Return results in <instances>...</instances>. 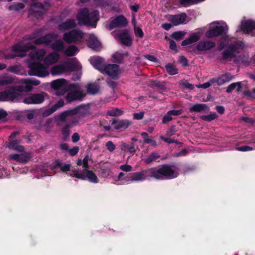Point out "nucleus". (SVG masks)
Instances as JSON below:
<instances>
[{
  "label": "nucleus",
  "mask_w": 255,
  "mask_h": 255,
  "mask_svg": "<svg viewBox=\"0 0 255 255\" xmlns=\"http://www.w3.org/2000/svg\"><path fill=\"white\" fill-rule=\"evenodd\" d=\"M178 173L167 164H162L157 167L141 170L129 174V180L132 181H142L146 179H153L158 181L172 179L176 178Z\"/></svg>",
  "instance_id": "obj_1"
},
{
  "label": "nucleus",
  "mask_w": 255,
  "mask_h": 255,
  "mask_svg": "<svg viewBox=\"0 0 255 255\" xmlns=\"http://www.w3.org/2000/svg\"><path fill=\"white\" fill-rule=\"evenodd\" d=\"M99 12L98 10H94L90 12L88 8H81L77 15V19L79 24L95 28L97 22L99 20Z\"/></svg>",
  "instance_id": "obj_2"
},
{
  "label": "nucleus",
  "mask_w": 255,
  "mask_h": 255,
  "mask_svg": "<svg viewBox=\"0 0 255 255\" xmlns=\"http://www.w3.org/2000/svg\"><path fill=\"white\" fill-rule=\"evenodd\" d=\"M243 47V43L241 42L238 41L231 43L222 52L221 55L218 57L217 59L223 63L231 62L239 53V50Z\"/></svg>",
  "instance_id": "obj_3"
},
{
  "label": "nucleus",
  "mask_w": 255,
  "mask_h": 255,
  "mask_svg": "<svg viewBox=\"0 0 255 255\" xmlns=\"http://www.w3.org/2000/svg\"><path fill=\"white\" fill-rule=\"evenodd\" d=\"M28 74L30 76L45 77L49 75L47 67L40 62L31 61L28 64Z\"/></svg>",
  "instance_id": "obj_4"
},
{
  "label": "nucleus",
  "mask_w": 255,
  "mask_h": 255,
  "mask_svg": "<svg viewBox=\"0 0 255 255\" xmlns=\"http://www.w3.org/2000/svg\"><path fill=\"white\" fill-rule=\"evenodd\" d=\"M72 173H68V175L73 177H76L82 180H88L92 183H97L99 182V179L95 173L92 170L88 169H84L81 172H79L78 169H74L72 171Z\"/></svg>",
  "instance_id": "obj_5"
},
{
  "label": "nucleus",
  "mask_w": 255,
  "mask_h": 255,
  "mask_svg": "<svg viewBox=\"0 0 255 255\" xmlns=\"http://www.w3.org/2000/svg\"><path fill=\"white\" fill-rule=\"evenodd\" d=\"M84 37V32L79 28H76L64 33L63 39L68 44H78L82 41Z\"/></svg>",
  "instance_id": "obj_6"
},
{
  "label": "nucleus",
  "mask_w": 255,
  "mask_h": 255,
  "mask_svg": "<svg viewBox=\"0 0 255 255\" xmlns=\"http://www.w3.org/2000/svg\"><path fill=\"white\" fill-rule=\"evenodd\" d=\"M35 46L29 42L25 44L20 43H17L12 47V51L17 54L20 53L22 54L18 55L9 54L6 56V59H13L17 56L23 57L24 56V54L23 53H26L30 50L35 49Z\"/></svg>",
  "instance_id": "obj_7"
},
{
  "label": "nucleus",
  "mask_w": 255,
  "mask_h": 255,
  "mask_svg": "<svg viewBox=\"0 0 255 255\" xmlns=\"http://www.w3.org/2000/svg\"><path fill=\"white\" fill-rule=\"evenodd\" d=\"M22 87L18 86H11L6 89L8 101L14 102H22L23 94H22Z\"/></svg>",
  "instance_id": "obj_8"
},
{
  "label": "nucleus",
  "mask_w": 255,
  "mask_h": 255,
  "mask_svg": "<svg viewBox=\"0 0 255 255\" xmlns=\"http://www.w3.org/2000/svg\"><path fill=\"white\" fill-rule=\"evenodd\" d=\"M228 26L225 25H211L205 33V36L212 38L220 35H226L228 33Z\"/></svg>",
  "instance_id": "obj_9"
},
{
  "label": "nucleus",
  "mask_w": 255,
  "mask_h": 255,
  "mask_svg": "<svg viewBox=\"0 0 255 255\" xmlns=\"http://www.w3.org/2000/svg\"><path fill=\"white\" fill-rule=\"evenodd\" d=\"M46 94L41 93L32 94L30 96L23 98L22 102L25 104H40L44 101V96Z\"/></svg>",
  "instance_id": "obj_10"
},
{
  "label": "nucleus",
  "mask_w": 255,
  "mask_h": 255,
  "mask_svg": "<svg viewBox=\"0 0 255 255\" xmlns=\"http://www.w3.org/2000/svg\"><path fill=\"white\" fill-rule=\"evenodd\" d=\"M240 29L246 34L255 36V21L249 19L242 21L240 25Z\"/></svg>",
  "instance_id": "obj_11"
},
{
  "label": "nucleus",
  "mask_w": 255,
  "mask_h": 255,
  "mask_svg": "<svg viewBox=\"0 0 255 255\" xmlns=\"http://www.w3.org/2000/svg\"><path fill=\"white\" fill-rule=\"evenodd\" d=\"M128 24L127 18L123 15H120L113 19L108 25L109 30H113L115 27H124Z\"/></svg>",
  "instance_id": "obj_12"
},
{
  "label": "nucleus",
  "mask_w": 255,
  "mask_h": 255,
  "mask_svg": "<svg viewBox=\"0 0 255 255\" xmlns=\"http://www.w3.org/2000/svg\"><path fill=\"white\" fill-rule=\"evenodd\" d=\"M58 37V35L54 33H50L41 36L33 41L35 45L45 44L46 46H49L54 39Z\"/></svg>",
  "instance_id": "obj_13"
},
{
  "label": "nucleus",
  "mask_w": 255,
  "mask_h": 255,
  "mask_svg": "<svg viewBox=\"0 0 255 255\" xmlns=\"http://www.w3.org/2000/svg\"><path fill=\"white\" fill-rule=\"evenodd\" d=\"M85 97V94L81 90H74L69 92L65 97L66 101L71 103L73 101H81Z\"/></svg>",
  "instance_id": "obj_14"
},
{
  "label": "nucleus",
  "mask_w": 255,
  "mask_h": 255,
  "mask_svg": "<svg viewBox=\"0 0 255 255\" xmlns=\"http://www.w3.org/2000/svg\"><path fill=\"white\" fill-rule=\"evenodd\" d=\"M120 66L115 64L106 65L102 73H105L113 79H116L119 71Z\"/></svg>",
  "instance_id": "obj_15"
},
{
  "label": "nucleus",
  "mask_w": 255,
  "mask_h": 255,
  "mask_svg": "<svg viewBox=\"0 0 255 255\" xmlns=\"http://www.w3.org/2000/svg\"><path fill=\"white\" fill-rule=\"evenodd\" d=\"M117 37L121 43L124 45L130 46L132 44L131 38L127 29H124L121 32L117 34Z\"/></svg>",
  "instance_id": "obj_16"
},
{
  "label": "nucleus",
  "mask_w": 255,
  "mask_h": 255,
  "mask_svg": "<svg viewBox=\"0 0 255 255\" xmlns=\"http://www.w3.org/2000/svg\"><path fill=\"white\" fill-rule=\"evenodd\" d=\"M121 149L126 152L133 155L136 150H139L138 145L133 142L122 143L120 146Z\"/></svg>",
  "instance_id": "obj_17"
},
{
  "label": "nucleus",
  "mask_w": 255,
  "mask_h": 255,
  "mask_svg": "<svg viewBox=\"0 0 255 255\" xmlns=\"http://www.w3.org/2000/svg\"><path fill=\"white\" fill-rule=\"evenodd\" d=\"M90 61L95 69L103 73L106 66L104 59L103 58L99 56H94L91 58Z\"/></svg>",
  "instance_id": "obj_18"
},
{
  "label": "nucleus",
  "mask_w": 255,
  "mask_h": 255,
  "mask_svg": "<svg viewBox=\"0 0 255 255\" xmlns=\"http://www.w3.org/2000/svg\"><path fill=\"white\" fill-rule=\"evenodd\" d=\"M111 124L114 126L115 129L123 130L129 127L130 122L128 120H118L114 119L112 121Z\"/></svg>",
  "instance_id": "obj_19"
},
{
  "label": "nucleus",
  "mask_w": 255,
  "mask_h": 255,
  "mask_svg": "<svg viewBox=\"0 0 255 255\" xmlns=\"http://www.w3.org/2000/svg\"><path fill=\"white\" fill-rule=\"evenodd\" d=\"M215 45V42L211 40H207L200 41L198 43L196 46V49L199 51H206L214 48Z\"/></svg>",
  "instance_id": "obj_20"
},
{
  "label": "nucleus",
  "mask_w": 255,
  "mask_h": 255,
  "mask_svg": "<svg viewBox=\"0 0 255 255\" xmlns=\"http://www.w3.org/2000/svg\"><path fill=\"white\" fill-rule=\"evenodd\" d=\"M45 55V51L43 49H39L35 51L29 53V56L33 61L40 62L43 60Z\"/></svg>",
  "instance_id": "obj_21"
},
{
  "label": "nucleus",
  "mask_w": 255,
  "mask_h": 255,
  "mask_svg": "<svg viewBox=\"0 0 255 255\" xmlns=\"http://www.w3.org/2000/svg\"><path fill=\"white\" fill-rule=\"evenodd\" d=\"M77 24L75 19L70 18L58 25V29L61 31L67 30L75 27Z\"/></svg>",
  "instance_id": "obj_22"
},
{
  "label": "nucleus",
  "mask_w": 255,
  "mask_h": 255,
  "mask_svg": "<svg viewBox=\"0 0 255 255\" xmlns=\"http://www.w3.org/2000/svg\"><path fill=\"white\" fill-rule=\"evenodd\" d=\"M187 18V15L185 13H182L179 14L172 15L170 18V21L174 26L183 24Z\"/></svg>",
  "instance_id": "obj_23"
},
{
  "label": "nucleus",
  "mask_w": 255,
  "mask_h": 255,
  "mask_svg": "<svg viewBox=\"0 0 255 255\" xmlns=\"http://www.w3.org/2000/svg\"><path fill=\"white\" fill-rule=\"evenodd\" d=\"M20 142V140H9L8 144L6 145V147L18 152H24V147L22 145H19Z\"/></svg>",
  "instance_id": "obj_24"
},
{
  "label": "nucleus",
  "mask_w": 255,
  "mask_h": 255,
  "mask_svg": "<svg viewBox=\"0 0 255 255\" xmlns=\"http://www.w3.org/2000/svg\"><path fill=\"white\" fill-rule=\"evenodd\" d=\"M60 58L59 55L56 52L48 54L44 60L46 64H52L56 63Z\"/></svg>",
  "instance_id": "obj_25"
},
{
  "label": "nucleus",
  "mask_w": 255,
  "mask_h": 255,
  "mask_svg": "<svg viewBox=\"0 0 255 255\" xmlns=\"http://www.w3.org/2000/svg\"><path fill=\"white\" fill-rule=\"evenodd\" d=\"M51 48L55 51L62 52L64 51L65 49L64 44L61 39H57L53 43L50 44Z\"/></svg>",
  "instance_id": "obj_26"
},
{
  "label": "nucleus",
  "mask_w": 255,
  "mask_h": 255,
  "mask_svg": "<svg viewBox=\"0 0 255 255\" xmlns=\"http://www.w3.org/2000/svg\"><path fill=\"white\" fill-rule=\"evenodd\" d=\"M78 109L79 108H77L76 107L72 110H67L63 112L59 115V117L60 120L61 121H65L68 116L76 115L78 113Z\"/></svg>",
  "instance_id": "obj_27"
},
{
  "label": "nucleus",
  "mask_w": 255,
  "mask_h": 255,
  "mask_svg": "<svg viewBox=\"0 0 255 255\" xmlns=\"http://www.w3.org/2000/svg\"><path fill=\"white\" fill-rule=\"evenodd\" d=\"M67 84V82L65 79H59L53 81L51 82V87L53 89L57 90L59 89H61Z\"/></svg>",
  "instance_id": "obj_28"
},
{
  "label": "nucleus",
  "mask_w": 255,
  "mask_h": 255,
  "mask_svg": "<svg viewBox=\"0 0 255 255\" xmlns=\"http://www.w3.org/2000/svg\"><path fill=\"white\" fill-rule=\"evenodd\" d=\"M88 46L91 49L98 51L100 49L101 44L96 37H91L89 40Z\"/></svg>",
  "instance_id": "obj_29"
},
{
  "label": "nucleus",
  "mask_w": 255,
  "mask_h": 255,
  "mask_svg": "<svg viewBox=\"0 0 255 255\" xmlns=\"http://www.w3.org/2000/svg\"><path fill=\"white\" fill-rule=\"evenodd\" d=\"M160 157V155L157 152L154 151L148 155L146 158L143 159V160L146 164H150L156 161Z\"/></svg>",
  "instance_id": "obj_30"
},
{
  "label": "nucleus",
  "mask_w": 255,
  "mask_h": 255,
  "mask_svg": "<svg viewBox=\"0 0 255 255\" xmlns=\"http://www.w3.org/2000/svg\"><path fill=\"white\" fill-rule=\"evenodd\" d=\"M208 107L205 104H196L189 108V111L191 113L197 112L200 113L206 110H208Z\"/></svg>",
  "instance_id": "obj_31"
},
{
  "label": "nucleus",
  "mask_w": 255,
  "mask_h": 255,
  "mask_svg": "<svg viewBox=\"0 0 255 255\" xmlns=\"http://www.w3.org/2000/svg\"><path fill=\"white\" fill-rule=\"evenodd\" d=\"M200 39V36L197 34H193L188 38L182 41L181 45L183 46H187L189 44L198 41Z\"/></svg>",
  "instance_id": "obj_32"
},
{
  "label": "nucleus",
  "mask_w": 255,
  "mask_h": 255,
  "mask_svg": "<svg viewBox=\"0 0 255 255\" xmlns=\"http://www.w3.org/2000/svg\"><path fill=\"white\" fill-rule=\"evenodd\" d=\"M219 78V86L227 83L234 78V76L231 73L227 72L221 75Z\"/></svg>",
  "instance_id": "obj_33"
},
{
  "label": "nucleus",
  "mask_w": 255,
  "mask_h": 255,
  "mask_svg": "<svg viewBox=\"0 0 255 255\" xmlns=\"http://www.w3.org/2000/svg\"><path fill=\"white\" fill-rule=\"evenodd\" d=\"M10 158L22 163H26L28 159V156L23 154H13L10 155Z\"/></svg>",
  "instance_id": "obj_34"
},
{
  "label": "nucleus",
  "mask_w": 255,
  "mask_h": 255,
  "mask_svg": "<svg viewBox=\"0 0 255 255\" xmlns=\"http://www.w3.org/2000/svg\"><path fill=\"white\" fill-rule=\"evenodd\" d=\"M86 88L87 92L89 94L95 95L99 91V86L95 83L88 84Z\"/></svg>",
  "instance_id": "obj_35"
},
{
  "label": "nucleus",
  "mask_w": 255,
  "mask_h": 255,
  "mask_svg": "<svg viewBox=\"0 0 255 255\" xmlns=\"http://www.w3.org/2000/svg\"><path fill=\"white\" fill-rule=\"evenodd\" d=\"M78 48L75 45H70L66 49H64L63 52L68 57L73 56L78 52Z\"/></svg>",
  "instance_id": "obj_36"
},
{
  "label": "nucleus",
  "mask_w": 255,
  "mask_h": 255,
  "mask_svg": "<svg viewBox=\"0 0 255 255\" xmlns=\"http://www.w3.org/2000/svg\"><path fill=\"white\" fill-rule=\"evenodd\" d=\"M165 67L167 73L170 75H174L178 73V69L171 63L166 64Z\"/></svg>",
  "instance_id": "obj_37"
},
{
  "label": "nucleus",
  "mask_w": 255,
  "mask_h": 255,
  "mask_svg": "<svg viewBox=\"0 0 255 255\" xmlns=\"http://www.w3.org/2000/svg\"><path fill=\"white\" fill-rule=\"evenodd\" d=\"M70 128V125L67 124L61 129V132L62 134V138L64 141L67 140L69 138Z\"/></svg>",
  "instance_id": "obj_38"
},
{
  "label": "nucleus",
  "mask_w": 255,
  "mask_h": 255,
  "mask_svg": "<svg viewBox=\"0 0 255 255\" xmlns=\"http://www.w3.org/2000/svg\"><path fill=\"white\" fill-rule=\"evenodd\" d=\"M165 82H160L158 80H151L150 81V87H157L160 90H164L165 89Z\"/></svg>",
  "instance_id": "obj_39"
},
{
  "label": "nucleus",
  "mask_w": 255,
  "mask_h": 255,
  "mask_svg": "<svg viewBox=\"0 0 255 255\" xmlns=\"http://www.w3.org/2000/svg\"><path fill=\"white\" fill-rule=\"evenodd\" d=\"M77 108H79L78 114L82 117H85L89 115V111L83 105L77 106Z\"/></svg>",
  "instance_id": "obj_40"
},
{
  "label": "nucleus",
  "mask_w": 255,
  "mask_h": 255,
  "mask_svg": "<svg viewBox=\"0 0 255 255\" xmlns=\"http://www.w3.org/2000/svg\"><path fill=\"white\" fill-rule=\"evenodd\" d=\"M24 7V4L22 3H13L8 6L9 10L19 11Z\"/></svg>",
  "instance_id": "obj_41"
},
{
  "label": "nucleus",
  "mask_w": 255,
  "mask_h": 255,
  "mask_svg": "<svg viewBox=\"0 0 255 255\" xmlns=\"http://www.w3.org/2000/svg\"><path fill=\"white\" fill-rule=\"evenodd\" d=\"M218 117V116L217 114L212 113L208 115H203L201 116V119L203 121L209 122L217 119Z\"/></svg>",
  "instance_id": "obj_42"
},
{
  "label": "nucleus",
  "mask_w": 255,
  "mask_h": 255,
  "mask_svg": "<svg viewBox=\"0 0 255 255\" xmlns=\"http://www.w3.org/2000/svg\"><path fill=\"white\" fill-rule=\"evenodd\" d=\"M112 58L114 60V62L119 64L122 63L124 60L123 55H122V53H119L118 52H116L113 55Z\"/></svg>",
  "instance_id": "obj_43"
},
{
  "label": "nucleus",
  "mask_w": 255,
  "mask_h": 255,
  "mask_svg": "<svg viewBox=\"0 0 255 255\" xmlns=\"http://www.w3.org/2000/svg\"><path fill=\"white\" fill-rule=\"evenodd\" d=\"M24 84H25V86H21V85H18V86H20L22 87V93L24 92H29L31 91L32 89V86L31 84L29 83V81L27 79H25Z\"/></svg>",
  "instance_id": "obj_44"
},
{
  "label": "nucleus",
  "mask_w": 255,
  "mask_h": 255,
  "mask_svg": "<svg viewBox=\"0 0 255 255\" xmlns=\"http://www.w3.org/2000/svg\"><path fill=\"white\" fill-rule=\"evenodd\" d=\"M184 35L185 33L184 32L179 31L173 32L171 34V37L176 40H180L183 38Z\"/></svg>",
  "instance_id": "obj_45"
},
{
  "label": "nucleus",
  "mask_w": 255,
  "mask_h": 255,
  "mask_svg": "<svg viewBox=\"0 0 255 255\" xmlns=\"http://www.w3.org/2000/svg\"><path fill=\"white\" fill-rule=\"evenodd\" d=\"M108 115L110 116H120L123 114V112L119 109H114L110 111H108Z\"/></svg>",
  "instance_id": "obj_46"
},
{
  "label": "nucleus",
  "mask_w": 255,
  "mask_h": 255,
  "mask_svg": "<svg viewBox=\"0 0 255 255\" xmlns=\"http://www.w3.org/2000/svg\"><path fill=\"white\" fill-rule=\"evenodd\" d=\"M63 68L61 66H55L51 70V73L53 75H57L62 73Z\"/></svg>",
  "instance_id": "obj_47"
},
{
  "label": "nucleus",
  "mask_w": 255,
  "mask_h": 255,
  "mask_svg": "<svg viewBox=\"0 0 255 255\" xmlns=\"http://www.w3.org/2000/svg\"><path fill=\"white\" fill-rule=\"evenodd\" d=\"M204 0H180V3L181 5H185L187 4H197Z\"/></svg>",
  "instance_id": "obj_48"
},
{
  "label": "nucleus",
  "mask_w": 255,
  "mask_h": 255,
  "mask_svg": "<svg viewBox=\"0 0 255 255\" xmlns=\"http://www.w3.org/2000/svg\"><path fill=\"white\" fill-rule=\"evenodd\" d=\"M69 90V88H68L67 84L64 85V86L61 89H59L56 92V95L57 96H63Z\"/></svg>",
  "instance_id": "obj_49"
},
{
  "label": "nucleus",
  "mask_w": 255,
  "mask_h": 255,
  "mask_svg": "<svg viewBox=\"0 0 255 255\" xmlns=\"http://www.w3.org/2000/svg\"><path fill=\"white\" fill-rule=\"evenodd\" d=\"M177 131V128L175 126H172L169 128H168L166 132V135L170 137L174 134Z\"/></svg>",
  "instance_id": "obj_50"
},
{
  "label": "nucleus",
  "mask_w": 255,
  "mask_h": 255,
  "mask_svg": "<svg viewBox=\"0 0 255 255\" xmlns=\"http://www.w3.org/2000/svg\"><path fill=\"white\" fill-rule=\"evenodd\" d=\"M12 78H4L0 79V86H6L13 82Z\"/></svg>",
  "instance_id": "obj_51"
},
{
  "label": "nucleus",
  "mask_w": 255,
  "mask_h": 255,
  "mask_svg": "<svg viewBox=\"0 0 255 255\" xmlns=\"http://www.w3.org/2000/svg\"><path fill=\"white\" fill-rule=\"evenodd\" d=\"M64 105V101L63 99H60V100L58 101L52 107L54 109V110L56 111L59 108H62Z\"/></svg>",
  "instance_id": "obj_52"
},
{
  "label": "nucleus",
  "mask_w": 255,
  "mask_h": 255,
  "mask_svg": "<svg viewBox=\"0 0 255 255\" xmlns=\"http://www.w3.org/2000/svg\"><path fill=\"white\" fill-rule=\"evenodd\" d=\"M7 70L8 72L17 74L19 72L20 67L17 65H12L8 67Z\"/></svg>",
  "instance_id": "obj_53"
},
{
  "label": "nucleus",
  "mask_w": 255,
  "mask_h": 255,
  "mask_svg": "<svg viewBox=\"0 0 255 255\" xmlns=\"http://www.w3.org/2000/svg\"><path fill=\"white\" fill-rule=\"evenodd\" d=\"M55 112V111L54 109L52 107H51V108L44 110L42 113V116L43 117H47Z\"/></svg>",
  "instance_id": "obj_54"
},
{
  "label": "nucleus",
  "mask_w": 255,
  "mask_h": 255,
  "mask_svg": "<svg viewBox=\"0 0 255 255\" xmlns=\"http://www.w3.org/2000/svg\"><path fill=\"white\" fill-rule=\"evenodd\" d=\"M107 149L110 152H113L116 149V145L112 141H108L106 143Z\"/></svg>",
  "instance_id": "obj_55"
},
{
  "label": "nucleus",
  "mask_w": 255,
  "mask_h": 255,
  "mask_svg": "<svg viewBox=\"0 0 255 255\" xmlns=\"http://www.w3.org/2000/svg\"><path fill=\"white\" fill-rule=\"evenodd\" d=\"M160 138L165 142L168 143L169 144L173 143H179V142L177 140H175V139L172 138L165 137L164 136H161Z\"/></svg>",
  "instance_id": "obj_56"
},
{
  "label": "nucleus",
  "mask_w": 255,
  "mask_h": 255,
  "mask_svg": "<svg viewBox=\"0 0 255 255\" xmlns=\"http://www.w3.org/2000/svg\"><path fill=\"white\" fill-rule=\"evenodd\" d=\"M179 62L183 66L185 67L188 66V61L187 59L183 56H179Z\"/></svg>",
  "instance_id": "obj_57"
},
{
  "label": "nucleus",
  "mask_w": 255,
  "mask_h": 255,
  "mask_svg": "<svg viewBox=\"0 0 255 255\" xmlns=\"http://www.w3.org/2000/svg\"><path fill=\"white\" fill-rule=\"evenodd\" d=\"M237 150L241 151H250L253 149V147L248 145L239 146L236 148Z\"/></svg>",
  "instance_id": "obj_58"
},
{
  "label": "nucleus",
  "mask_w": 255,
  "mask_h": 255,
  "mask_svg": "<svg viewBox=\"0 0 255 255\" xmlns=\"http://www.w3.org/2000/svg\"><path fill=\"white\" fill-rule=\"evenodd\" d=\"M173 118L172 116L169 114V112L167 113V114L163 117L162 118V123L163 124H166L168 122L172 120Z\"/></svg>",
  "instance_id": "obj_59"
},
{
  "label": "nucleus",
  "mask_w": 255,
  "mask_h": 255,
  "mask_svg": "<svg viewBox=\"0 0 255 255\" xmlns=\"http://www.w3.org/2000/svg\"><path fill=\"white\" fill-rule=\"evenodd\" d=\"M79 150V147L74 146L72 148L69 149L68 151L71 156H74L78 153Z\"/></svg>",
  "instance_id": "obj_60"
},
{
  "label": "nucleus",
  "mask_w": 255,
  "mask_h": 255,
  "mask_svg": "<svg viewBox=\"0 0 255 255\" xmlns=\"http://www.w3.org/2000/svg\"><path fill=\"white\" fill-rule=\"evenodd\" d=\"M129 175H128L126 176V174L124 173L123 172H120L118 175V179L119 181L121 180H126L128 181L129 180Z\"/></svg>",
  "instance_id": "obj_61"
},
{
  "label": "nucleus",
  "mask_w": 255,
  "mask_h": 255,
  "mask_svg": "<svg viewBox=\"0 0 255 255\" xmlns=\"http://www.w3.org/2000/svg\"><path fill=\"white\" fill-rule=\"evenodd\" d=\"M169 114H170L172 116H177L181 115L183 113V110L181 109L180 110H172L170 111H169Z\"/></svg>",
  "instance_id": "obj_62"
},
{
  "label": "nucleus",
  "mask_w": 255,
  "mask_h": 255,
  "mask_svg": "<svg viewBox=\"0 0 255 255\" xmlns=\"http://www.w3.org/2000/svg\"><path fill=\"white\" fill-rule=\"evenodd\" d=\"M237 84L238 83H236H236H233L231 84L230 85H229L226 89V92L227 93H232L233 92V91L234 89H235V88H236Z\"/></svg>",
  "instance_id": "obj_63"
},
{
  "label": "nucleus",
  "mask_w": 255,
  "mask_h": 255,
  "mask_svg": "<svg viewBox=\"0 0 255 255\" xmlns=\"http://www.w3.org/2000/svg\"><path fill=\"white\" fill-rule=\"evenodd\" d=\"M0 101H8L6 90L0 92Z\"/></svg>",
  "instance_id": "obj_64"
}]
</instances>
